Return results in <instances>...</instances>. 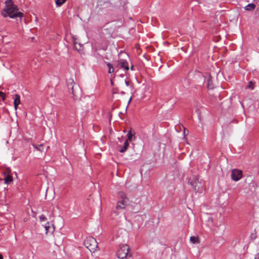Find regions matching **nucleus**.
Here are the masks:
<instances>
[{
	"label": "nucleus",
	"instance_id": "obj_1",
	"mask_svg": "<svg viewBox=\"0 0 259 259\" xmlns=\"http://www.w3.org/2000/svg\"><path fill=\"white\" fill-rule=\"evenodd\" d=\"M2 14L5 18L9 16L11 18H21L23 16L22 13L18 12V7L14 4L12 0H6L5 1V7Z\"/></svg>",
	"mask_w": 259,
	"mask_h": 259
},
{
	"label": "nucleus",
	"instance_id": "obj_2",
	"mask_svg": "<svg viewBox=\"0 0 259 259\" xmlns=\"http://www.w3.org/2000/svg\"><path fill=\"white\" fill-rule=\"evenodd\" d=\"M85 247L91 251L94 252L98 248V243L96 240L93 237H87L84 241Z\"/></svg>",
	"mask_w": 259,
	"mask_h": 259
},
{
	"label": "nucleus",
	"instance_id": "obj_3",
	"mask_svg": "<svg viewBox=\"0 0 259 259\" xmlns=\"http://www.w3.org/2000/svg\"><path fill=\"white\" fill-rule=\"evenodd\" d=\"M119 200L116 205V209H123L127 205L128 199L126 197L125 194L123 192L118 193Z\"/></svg>",
	"mask_w": 259,
	"mask_h": 259
},
{
	"label": "nucleus",
	"instance_id": "obj_4",
	"mask_svg": "<svg viewBox=\"0 0 259 259\" xmlns=\"http://www.w3.org/2000/svg\"><path fill=\"white\" fill-rule=\"evenodd\" d=\"M190 184L193 186L194 190L197 192L201 193L204 190L203 184L199 181L198 178L196 176L192 178Z\"/></svg>",
	"mask_w": 259,
	"mask_h": 259
},
{
	"label": "nucleus",
	"instance_id": "obj_5",
	"mask_svg": "<svg viewBox=\"0 0 259 259\" xmlns=\"http://www.w3.org/2000/svg\"><path fill=\"white\" fill-rule=\"evenodd\" d=\"M130 247L127 244H123L120 246L117 255L118 257L120 259H125L127 256H131L129 254Z\"/></svg>",
	"mask_w": 259,
	"mask_h": 259
},
{
	"label": "nucleus",
	"instance_id": "obj_6",
	"mask_svg": "<svg viewBox=\"0 0 259 259\" xmlns=\"http://www.w3.org/2000/svg\"><path fill=\"white\" fill-rule=\"evenodd\" d=\"M242 178V171L238 169H234L231 171V178L234 181H238Z\"/></svg>",
	"mask_w": 259,
	"mask_h": 259
},
{
	"label": "nucleus",
	"instance_id": "obj_7",
	"mask_svg": "<svg viewBox=\"0 0 259 259\" xmlns=\"http://www.w3.org/2000/svg\"><path fill=\"white\" fill-rule=\"evenodd\" d=\"M11 172V170L10 168H7L4 172V180L6 184H9L13 181Z\"/></svg>",
	"mask_w": 259,
	"mask_h": 259
},
{
	"label": "nucleus",
	"instance_id": "obj_8",
	"mask_svg": "<svg viewBox=\"0 0 259 259\" xmlns=\"http://www.w3.org/2000/svg\"><path fill=\"white\" fill-rule=\"evenodd\" d=\"M74 84H75V83L72 79H70L67 83L68 91H69V93H70L72 94L73 98L75 99V98H77V93H76V91L74 89Z\"/></svg>",
	"mask_w": 259,
	"mask_h": 259
},
{
	"label": "nucleus",
	"instance_id": "obj_9",
	"mask_svg": "<svg viewBox=\"0 0 259 259\" xmlns=\"http://www.w3.org/2000/svg\"><path fill=\"white\" fill-rule=\"evenodd\" d=\"M73 38V45H74V49L77 51L79 53H81L83 51V47L82 45L78 42L77 39L75 38Z\"/></svg>",
	"mask_w": 259,
	"mask_h": 259
},
{
	"label": "nucleus",
	"instance_id": "obj_10",
	"mask_svg": "<svg viewBox=\"0 0 259 259\" xmlns=\"http://www.w3.org/2000/svg\"><path fill=\"white\" fill-rule=\"evenodd\" d=\"M118 65L120 66L121 68H123L126 70L129 69L127 61L124 59H120L118 61Z\"/></svg>",
	"mask_w": 259,
	"mask_h": 259
},
{
	"label": "nucleus",
	"instance_id": "obj_11",
	"mask_svg": "<svg viewBox=\"0 0 259 259\" xmlns=\"http://www.w3.org/2000/svg\"><path fill=\"white\" fill-rule=\"evenodd\" d=\"M127 138L126 139L128 141H132L135 140V132L132 130V128L128 132L127 134Z\"/></svg>",
	"mask_w": 259,
	"mask_h": 259
},
{
	"label": "nucleus",
	"instance_id": "obj_12",
	"mask_svg": "<svg viewBox=\"0 0 259 259\" xmlns=\"http://www.w3.org/2000/svg\"><path fill=\"white\" fill-rule=\"evenodd\" d=\"M45 228L46 231V233L47 234L49 232H53L54 230V228L53 225L50 223H47V224L45 226Z\"/></svg>",
	"mask_w": 259,
	"mask_h": 259
},
{
	"label": "nucleus",
	"instance_id": "obj_13",
	"mask_svg": "<svg viewBox=\"0 0 259 259\" xmlns=\"http://www.w3.org/2000/svg\"><path fill=\"white\" fill-rule=\"evenodd\" d=\"M20 104V97L19 95H15L14 99V108L15 110H17L18 105Z\"/></svg>",
	"mask_w": 259,
	"mask_h": 259
},
{
	"label": "nucleus",
	"instance_id": "obj_14",
	"mask_svg": "<svg viewBox=\"0 0 259 259\" xmlns=\"http://www.w3.org/2000/svg\"><path fill=\"white\" fill-rule=\"evenodd\" d=\"M255 5L253 3L249 4L246 6L244 8L245 10L247 11H252L255 8Z\"/></svg>",
	"mask_w": 259,
	"mask_h": 259
},
{
	"label": "nucleus",
	"instance_id": "obj_15",
	"mask_svg": "<svg viewBox=\"0 0 259 259\" xmlns=\"http://www.w3.org/2000/svg\"><path fill=\"white\" fill-rule=\"evenodd\" d=\"M129 146L128 141L126 140L124 143L123 146L121 148L119 151L121 153L125 152Z\"/></svg>",
	"mask_w": 259,
	"mask_h": 259
},
{
	"label": "nucleus",
	"instance_id": "obj_16",
	"mask_svg": "<svg viewBox=\"0 0 259 259\" xmlns=\"http://www.w3.org/2000/svg\"><path fill=\"white\" fill-rule=\"evenodd\" d=\"M190 241L193 243H199V238L196 236H191L190 238Z\"/></svg>",
	"mask_w": 259,
	"mask_h": 259
},
{
	"label": "nucleus",
	"instance_id": "obj_17",
	"mask_svg": "<svg viewBox=\"0 0 259 259\" xmlns=\"http://www.w3.org/2000/svg\"><path fill=\"white\" fill-rule=\"evenodd\" d=\"M33 146L34 148H35L36 149H37L38 151L42 152L43 151V145L42 144L36 145H33Z\"/></svg>",
	"mask_w": 259,
	"mask_h": 259
},
{
	"label": "nucleus",
	"instance_id": "obj_18",
	"mask_svg": "<svg viewBox=\"0 0 259 259\" xmlns=\"http://www.w3.org/2000/svg\"><path fill=\"white\" fill-rule=\"evenodd\" d=\"M107 66L108 67V72L109 73H112L114 71V68L113 67V66L110 64V63H107Z\"/></svg>",
	"mask_w": 259,
	"mask_h": 259
},
{
	"label": "nucleus",
	"instance_id": "obj_19",
	"mask_svg": "<svg viewBox=\"0 0 259 259\" xmlns=\"http://www.w3.org/2000/svg\"><path fill=\"white\" fill-rule=\"evenodd\" d=\"M66 0H56V4L57 6H61L62 4L66 2Z\"/></svg>",
	"mask_w": 259,
	"mask_h": 259
},
{
	"label": "nucleus",
	"instance_id": "obj_20",
	"mask_svg": "<svg viewBox=\"0 0 259 259\" xmlns=\"http://www.w3.org/2000/svg\"><path fill=\"white\" fill-rule=\"evenodd\" d=\"M39 220L40 222L47 221V218L44 215H41L39 217Z\"/></svg>",
	"mask_w": 259,
	"mask_h": 259
},
{
	"label": "nucleus",
	"instance_id": "obj_21",
	"mask_svg": "<svg viewBox=\"0 0 259 259\" xmlns=\"http://www.w3.org/2000/svg\"><path fill=\"white\" fill-rule=\"evenodd\" d=\"M252 82L251 81H250L248 82V85H247V88L253 90V88L252 87Z\"/></svg>",
	"mask_w": 259,
	"mask_h": 259
},
{
	"label": "nucleus",
	"instance_id": "obj_22",
	"mask_svg": "<svg viewBox=\"0 0 259 259\" xmlns=\"http://www.w3.org/2000/svg\"><path fill=\"white\" fill-rule=\"evenodd\" d=\"M0 97L3 98V100L5 99V94L3 92H0Z\"/></svg>",
	"mask_w": 259,
	"mask_h": 259
},
{
	"label": "nucleus",
	"instance_id": "obj_23",
	"mask_svg": "<svg viewBox=\"0 0 259 259\" xmlns=\"http://www.w3.org/2000/svg\"><path fill=\"white\" fill-rule=\"evenodd\" d=\"M124 82H125V84L126 87H128L129 85V81H128L125 80Z\"/></svg>",
	"mask_w": 259,
	"mask_h": 259
},
{
	"label": "nucleus",
	"instance_id": "obj_24",
	"mask_svg": "<svg viewBox=\"0 0 259 259\" xmlns=\"http://www.w3.org/2000/svg\"><path fill=\"white\" fill-rule=\"evenodd\" d=\"M254 259H259V253L255 255Z\"/></svg>",
	"mask_w": 259,
	"mask_h": 259
},
{
	"label": "nucleus",
	"instance_id": "obj_25",
	"mask_svg": "<svg viewBox=\"0 0 259 259\" xmlns=\"http://www.w3.org/2000/svg\"><path fill=\"white\" fill-rule=\"evenodd\" d=\"M0 259H3V256L2 254L0 253Z\"/></svg>",
	"mask_w": 259,
	"mask_h": 259
},
{
	"label": "nucleus",
	"instance_id": "obj_26",
	"mask_svg": "<svg viewBox=\"0 0 259 259\" xmlns=\"http://www.w3.org/2000/svg\"><path fill=\"white\" fill-rule=\"evenodd\" d=\"M133 67H134V66H133V65H132V66H131V69H132V70L133 69Z\"/></svg>",
	"mask_w": 259,
	"mask_h": 259
},
{
	"label": "nucleus",
	"instance_id": "obj_27",
	"mask_svg": "<svg viewBox=\"0 0 259 259\" xmlns=\"http://www.w3.org/2000/svg\"><path fill=\"white\" fill-rule=\"evenodd\" d=\"M76 89H77V90H78V91H79V89H78V88L77 87Z\"/></svg>",
	"mask_w": 259,
	"mask_h": 259
}]
</instances>
